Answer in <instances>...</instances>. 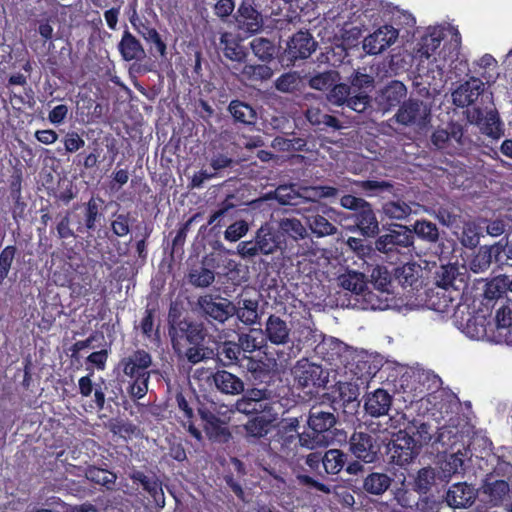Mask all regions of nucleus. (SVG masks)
<instances>
[{"instance_id": "nucleus-1", "label": "nucleus", "mask_w": 512, "mask_h": 512, "mask_svg": "<svg viewBox=\"0 0 512 512\" xmlns=\"http://www.w3.org/2000/svg\"><path fill=\"white\" fill-rule=\"evenodd\" d=\"M168 336L175 354L191 364H197L206 357L205 339L208 335L204 324L187 316L176 307L168 312Z\"/></svg>"}, {"instance_id": "nucleus-2", "label": "nucleus", "mask_w": 512, "mask_h": 512, "mask_svg": "<svg viewBox=\"0 0 512 512\" xmlns=\"http://www.w3.org/2000/svg\"><path fill=\"white\" fill-rule=\"evenodd\" d=\"M348 455L340 449H329L324 452L315 451L309 453L305 457V465L308 467V474L297 475L300 485L309 489L330 494L332 486L324 483L329 475H337L340 473L346 463Z\"/></svg>"}, {"instance_id": "nucleus-3", "label": "nucleus", "mask_w": 512, "mask_h": 512, "mask_svg": "<svg viewBox=\"0 0 512 512\" xmlns=\"http://www.w3.org/2000/svg\"><path fill=\"white\" fill-rule=\"evenodd\" d=\"M153 365L152 355L145 349H136L120 358L116 370L127 379V392L131 398L138 400L148 392V384Z\"/></svg>"}, {"instance_id": "nucleus-4", "label": "nucleus", "mask_w": 512, "mask_h": 512, "mask_svg": "<svg viewBox=\"0 0 512 512\" xmlns=\"http://www.w3.org/2000/svg\"><path fill=\"white\" fill-rule=\"evenodd\" d=\"M299 420L297 417L282 419L270 439V448L285 457L294 456L298 446L314 449L317 439L310 433L298 432Z\"/></svg>"}, {"instance_id": "nucleus-5", "label": "nucleus", "mask_w": 512, "mask_h": 512, "mask_svg": "<svg viewBox=\"0 0 512 512\" xmlns=\"http://www.w3.org/2000/svg\"><path fill=\"white\" fill-rule=\"evenodd\" d=\"M74 214V227L79 234L97 230L104 219V200L91 196L88 201L74 203L71 207Z\"/></svg>"}, {"instance_id": "nucleus-6", "label": "nucleus", "mask_w": 512, "mask_h": 512, "mask_svg": "<svg viewBox=\"0 0 512 512\" xmlns=\"http://www.w3.org/2000/svg\"><path fill=\"white\" fill-rule=\"evenodd\" d=\"M282 243L283 239H281L278 231L265 224L257 230L253 240L240 242L237 250L241 257L251 258L259 254H272L281 249Z\"/></svg>"}, {"instance_id": "nucleus-7", "label": "nucleus", "mask_w": 512, "mask_h": 512, "mask_svg": "<svg viewBox=\"0 0 512 512\" xmlns=\"http://www.w3.org/2000/svg\"><path fill=\"white\" fill-rule=\"evenodd\" d=\"M430 141L437 150L448 155H462L469 142L463 126L456 122L448 123L446 128L435 129Z\"/></svg>"}, {"instance_id": "nucleus-8", "label": "nucleus", "mask_w": 512, "mask_h": 512, "mask_svg": "<svg viewBox=\"0 0 512 512\" xmlns=\"http://www.w3.org/2000/svg\"><path fill=\"white\" fill-rule=\"evenodd\" d=\"M414 436H411L407 428H399L397 433L386 444L389 462L399 467H404L413 462L419 455V446L415 444Z\"/></svg>"}, {"instance_id": "nucleus-9", "label": "nucleus", "mask_w": 512, "mask_h": 512, "mask_svg": "<svg viewBox=\"0 0 512 512\" xmlns=\"http://www.w3.org/2000/svg\"><path fill=\"white\" fill-rule=\"evenodd\" d=\"M413 244V231L404 225H393L387 233L380 235L375 241V247L379 252L389 257L396 256V260H400L399 255H405L402 249L409 250Z\"/></svg>"}, {"instance_id": "nucleus-10", "label": "nucleus", "mask_w": 512, "mask_h": 512, "mask_svg": "<svg viewBox=\"0 0 512 512\" xmlns=\"http://www.w3.org/2000/svg\"><path fill=\"white\" fill-rule=\"evenodd\" d=\"M234 19L237 30L245 38L257 34L263 28L262 15L255 8L253 0H242Z\"/></svg>"}, {"instance_id": "nucleus-11", "label": "nucleus", "mask_w": 512, "mask_h": 512, "mask_svg": "<svg viewBox=\"0 0 512 512\" xmlns=\"http://www.w3.org/2000/svg\"><path fill=\"white\" fill-rule=\"evenodd\" d=\"M316 353L321 355L322 359L330 365H334L337 368H348L354 351L344 342L331 337L329 339H322L321 344L316 348Z\"/></svg>"}, {"instance_id": "nucleus-12", "label": "nucleus", "mask_w": 512, "mask_h": 512, "mask_svg": "<svg viewBox=\"0 0 512 512\" xmlns=\"http://www.w3.org/2000/svg\"><path fill=\"white\" fill-rule=\"evenodd\" d=\"M307 423L312 431L311 437L317 439V445L328 444L333 438L331 429L336 425L337 418L333 412L314 406L310 409Z\"/></svg>"}, {"instance_id": "nucleus-13", "label": "nucleus", "mask_w": 512, "mask_h": 512, "mask_svg": "<svg viewBox=\"0 0 512 512\" xmlns=\"http://www.w3.org/2000/svg\"><path fill=\"white\" fill-rule=\"evenodd\" d=\"M399 124L425 126L430 122L431 107L426 102L410 98L402 103L395 115Z\"/></svg>"}, {"instance_id": "nucleus-14", "label": "nucleus", "mask_w": 512, "mask_h": 512, "mask_svg": "<svg viewBox=\"0 0 512 512\" xmlns=\"http://www.w3.org/2000/svg\"><path fill=\"white\" fill-rule=\"evenodd\" d=\"M351 453L364 463H373L379 459L381 445L377 439L366 432L355 431L349 439Z\"/></svg>"}, {"instance_id": "nucleus-15", "label": "nucleus", "mask_w": 512, "mask_h": 512, "mask_svg": "<svg viewBox=\"0 0 512 512\" xmlns=\"http://www.w3.org/2000/svg\"><path fill=\"white\" fill-rule=\"evenodd\" d=\"M197 304L207 318L220 324L234 316L236 312V306L227 298L204 295L199 297Z\"/></svg>"}, {"instance_id": "nucleus-16", "label": "nucleus", "mask_w": 512, "mask_h": 512, "mask_svg": "<svg viewBox=\"0 0 512 512\" xmlns=\"http://www.w3.org/2000/svg\"><path fill=\"white\" fill-rule=\"evenodd\" d=\"M482 501L492 507L501 506L509 498L510 485L507 481L487 475L478 488Z\"/></svg>"}, {"instance_id": "nucleus-17", "label": "nucleus", "mask_w": 512, "mask_h": 512, "mask_svg": "<svg viewBox=\"0 0 512 512\" xmlns=\"http://www.w3.org/2000/svg\"><path fill=\"white\" fill-rule=\"evenodd\" d=\"M323 369L320 365L311 363L308 359L299 360L292 369V375L295 382L301 388H319L325 385V377Z\"/></svg>"}, {"instance_id": "nucleus-18", "label": "nucleus", "mask_w": 512, "mask_h": 512, "mask_svg": "<svg viewBox=\"0 0 512 512\" xmlns=\"http://www.w3.org/2000/svg\"><path fill=\"white\" fill-rule=\"evenodd\" d=\"M317 42L309 31H298L287 42L284 56L288 61L295 63L297 60L306 59L316 50Z\"/></svg>"}, {"instance_id": "nucleus-19", "label": "nucleus", "mask_w": 512, "mask_h": 512, "mask_svg": "<svg viewBox=\"0 0 512 512\" xmlns=\"http://www.w3.org/2000/svg\"><path fill=\"white\" fill-rule=\"evenodd\" d=\"M128 477L133 484L141 485L143 491L153 499L157 507L163 508L165 506L162 482L155 473L152 472L151 475H147L143 471L133 468L129 471Z\"/></svg>"}, {"instance_id": "nucleus-20", "label": "nucleus", "mask_w": 512, "mask_h": 512, "mask_svg": "<svg viewBox=\"0 0 512 512\" xmlns=\"http://www.w3.org/2000/svg\"><path fill=\"white\" fill-rule=\"evenodd\" d=\"M398 36L399 31L392 25L380 26L373 33L365 37L363 49L370 55H377L394 44Z\"/></svg>"}, {"instance_id": "nucleus-21", "label": "nucleus", "mask_w": 512, "mask_h": 512, "mask_svg": "<svg viewBox=\"0 0 512 512\" xmlns=\"http://www.w3.org/2000/svg\"><path fill=\"white\" fill-rule=\"evenodd\" d=\"M396 417H390L391 427L397 429L400 427L407 428V431L411 436L415 438V444L419 446V449L423 445H427L431 442L433 435L431 425L425 422H420L416 419L408 421L407 416L404 413L397 412Z\"/></svg>"}, {"instance_id": "nucleus-22", "label": "nucleus", "mask_w": 512, "mask_h": 512, "mask_svg": "<svg viewBox=\"0 0 512 512\" xmlns=\"http://www.w3.org/2000/svg\"><path fill=\"white\" fill-rule=\"evenodd\" d=\"M479 496L478 489L466 482L452 484L446 492L445 501L453 509L471 507Z\"/></svg>"}, {"instance_id": "nucleus-23", "label": "nucleus", "mask_w": 512, "mask_h": 512, "mask_svg": "<svg viewBox=\"0 0 512 512\" xmlns=\"http://www.w3.org/2000/svg\"><path fill=\"white\" fill-rule=\"evenodd\" d=\"M483 92V82L478 78L471 77L452 92L453 104L461 108L468 107L474 104Z\"/></svg>"}, {"instance_id": "nucleus-24", "label": "nucleus", "mask_w": 512, "mask_h": 512, "mask_svg": "<svg viewBox=\"0 0 512 512\" xmlns=\"http://www.w3.org/2000/svg\"><path fill=\"white\" fill-rule=\"evenodd\" d=\"M464 432L456 426H443L438 429L437 436L433 443L440 444L445 454L448 452H462L465 448Z\"/></svg>"}, {"instance_id": "nucleus-25", "label": "nucleus", "mask_w": 512, "mask_h": 512, "mask_svg": "<svg viewBox=\"0 0 512 512\" xmlns=\"http://www.w3.org/2000/svg\"><path fill=\"white\" fill-rule=\"evenodd\" d=\"M406 96V86L398 80H392L380 90L377 102L383 111H389L400 106Z\"/></svg>"}, {"instance_id": "nucleus-26", "label": "nucleus", "mask_w": 512, "mask_h": 512, "mask_svg": "<svg viewBox=\"0 0 512 512\" xmlns=\"http://www.w3.org/2000/svg\"><path fill=\"white\" fill-rule=\"evenodd\" d=\"M208 379H211V384L222 394L238 395L244 391L243 380L224 369L211 373Z\"/></svg>"}, {"instance_id": "nucleus-27", "label": "nucleus", "mask_w": 512, "mask_h": 512, "mask_svg": "<svg viewBox=\"0 0 512 512\" xmlns=\"http://www.w3.org/2000/svg\"><path fill=\"white\" fill-rule=\"evenodd\" d=\"M264 335L274 345H285L290 340V328L285 320L271 314L265 323Z\"/></svg>"}, {"instance_id": "nucleus-28", "label": "nucleus", "mask_w": 512, "mask_h": 512, "mask_svg": "<svg viewBox=\"0 0 512 512\" xmlns=\"http://www.w3.org/2000/svg\"><path fill=\"white\" fill-rule=\"evenodd\" d=\"M392 400V396L386 390L378 388L366 395L365 411L373 417L387 415L392 405Z\"/></svg>"}, {"instance_id": "nucleus-29", "label": "nucleus", "mask_w": 512, "mask_h": 512, "mask_svg": "<svg viewBox=\"0 0 512 512\" xmlns=\"http://www.w3.org/2000/svg\"><path fill=\"white\" fill-rule=\"evenodd\" d=\"M220 48L225 58L237 63H244L248 56L246 47L231 32H223L219 39Z\"/></svg>"}, {"instance_id": "nucleus-30", "label": "nucleus", "mask_w": 512, "mask_h": 512, "mask_svg": "<svg viewBox=\"0 0 512 512\" xmlns=\"http://www.w3.org/2000/svg\"><path fill=\"white\" fill-rule=\"evenodd\" d=\"M354 225L363 236L372 237L379 232V223L370 203L353 213Z\"/></svg>"}, {"instance_id": "nucleus-31", "label": "nucleus", "mask_w": 512, "mask_h": 512, "mask_svg": "<svg viewBox=\"0 0 512 512\" xmlns=\"http://www.w3.org/2000/svg\"><path fill=\"white\" fill-rule=\"evenodd\" d=\"M275 420L276 413L274 411L271 414L263 413L249 418L244 424L246 437L260 439L267 436Z\"/></svg>"}, {"instance_id": "nucleus-32", "label": "nucleus", "mask_w": 512, "mask_h": 512, "mask_svg": "<svg viewBox=\"0 0 512 512\" xmlns=\"http://www.w3.org/2000/svg\"><path fill=\"white\" fill-rule=\"evenodd\" d=\"M214 258L205 256L200 266L193 267L188 274L189 282L196 287H208L215 279Z\"/></svg>"}, {"instance_id": "nucleus-33", "label": "nucleus", "mask_w": 512, "mask_h": 512, "mask_svg": "<svg viewBox=\"0 0 512 512\" xmlns=\"http://www.w3.org/2000/svg\"><path fill=\"white\" fill-rule=\"evenodd\" d=\"M118 50L125 61L140 60L145 57V51L140 41L129 31L125 30L118 44Z\"/></svg>"}, {"instance_id": "nucleus-34", "label": "nucleus", "mask_w": 512, "mask_h": 512, "mask_svg": "<svg viewBox=\"0 0 512 512\" xmlns=\"http://www.w3.org/2000/svg\"><path fill=\"white\" fill-rule=\"evenodd\" d=\"M350 370L358 379H370L379 371V366L368 354H353L351 358Z\"/></svg>"}, {"instance_id": "nucleus-35", "label": "nucleus", "mask_w": 512, "mask_h": 512, "mask_svg": "<svg viewBox=\"0 0 512 512\" xmlns=\"http://www.w3.org/2000/svg\"><path fill=\"white\" fill-rule=\"evenodd\" d=\"M297 336L293 342V348L300 352L302 349L315 350L318 345L321 344L323 335L318 332L317 329H313L310 326H301L296 331Z\"/></svg>"}, {"instance_id": "nucleus-36", "label": "nucleus", "mask_w": 512, "mask_h": 512, "mask_svg": "<svg viewBox=\"0 0 512 512\" xmlns=\"http://www.w3.org/2000/svg\"><path fill=\"white\" fill-rule=\"evenodd\" d=\"M502 242H504V239H501L491 246L481 247L478 254L473 259V265L478 266L480 270L487 269L493 262L501 267L500 261L501 257L503 258V254H501Z\"/></svg>"}, {"instance_id": "nucleus-37", "label": "nucleus", "mask_w": 512, "mask_h": 512, "mask_svg": "<svg viewBox=\"0 0 512 512\" xmlns=\"http://www.w3.org/2000/svg\"><path fill=\"white\" fill-rule=\"evenodd\" d=\"M228 111L236 123L250 126L255 125L257 121L255 109L244 101L238 99L232 100L228 105Z\"/></svg>"}, {"instance_id": "nucleus-38", "label": "nucleus", "mask_w": 512, "mask_h": 512, "mask_svg": "<svg viewBox=\"0 0 512 512\" xmlns=\"http://www.w3.org/2000/svg\"><path fill=\"white\" fill-rule=\"evenodd\" d=\"M393 478L383 472H371L363 479V490L370 494L379 496L384 494L391 486Z\"/></svg>"}, {"instance_id": "nucleus-39", "label": "nucleus", "mask_w": 512, "mask_h": 512, "mask_svg": "<svg viewBox=\"0 0 512 512\" xmlns=\"http://www.w3.org/2000/svg\"><path fill=\"white\" fill-rule=\"evenodd\" d=\"M157 308L146 307L142 318L134 329H140L142 336L148 340H158L160 338L159 324H156Z\"/></svg>"}, {"instance_id": "nucleus-40", "label": "nucleus", "mask_w": 512, "mask_h": 512, "mask_svg": "<svg viewBox=\"0 0 512 512\" xmlns=\"http://www.w3.org/2000/svg\"><path fill=\"white\" fill-rule=\"evenodd\" d=\"M216 361L224 366L239 365L242 362L238 344L234 341H224L217 347Z\"/></svg>"}, {"instance_id": "nucleus-41", "label": "nucleus", "mask_w": 512, "mask_h": 512, "mask_svg": "<svg viewBox=\"0 0 512 512\" xmlns=\"http://www.w3.org/2000/svg\"><path fill=\"white\" fill-rule=\"evenodd\" d=\"M421 277V267L416 263H405L401 267L395 269V278L403 287H418Z\"/></svg>"}, {"instance_id": "nucleus-42", "label": "nucleus", "mask_w": 512, "mask_h": 512, "mask_svg": "<svg viewBox=\"0 0 512 512\" xmlns=\"http://www.w3.org/2000/svg\"><path fill=\"white\" fill-rule=\"evenodd\" d=\"M74 214L72 209H67L64 213H59L55 218V232L56 236L60 240H66L69 238L76 239L79 233L76 231L74 226Z\"/></svg>"}, {"instance_id": "nucleus-43", "label": "nucleus", "mask_w": 512, "mask_h": 512, "mask_svg": "<svg viewBox=\"0 0 512 512\" xmlns=\"http://www.w3.org/2000/svg\"><path fill=\"white\" fill-rule=\"evenodd\" d=\"M278 233L282 237H288L295 241L304 239L307 230L302 222L294 217H284L278 222Z\"/></svg>"}, {"instance_id": "nucleus-44", "label": "nucleus", "mask_w": 512, "mask_h": 512, "mask_svg": "<svg viewBox=\"0 0 512 512\" xmlns=\"http://www.w3.org/2000/svg\"><path fill=\"white\" fill-rule=\"evenodd\" d=\"M235 408L239 413L252 417L263 413L271 414L274 411L271 402H257L244 396L236 401Z\"/></svg>"}, {"instance_id": "nucleus-45", "label": "nucleus", "mask_w": 512, "mask_h": 512, "mask_svg": "<svg viewBox=\"0 0 512 512\" xmlns=\"http://www.w3.org/2000/svg\"><path fill=\"white\" fill-rule=\"evenodd\" d=\"M458 275V268L455 265H442L435 272L436 289L458 292L454 283Z\"/></svg>"}, {"instance_id": "nucleus-46", "label": "nucleus", "mask_w": 512, "mask_h": 512, "mask_svg": "<svg viewBox=\"0 0 512 512\" xmlns=\"http://www.w3.org/2000/svg\"><path fill=\"white\" fill-rule=\"evenodd\" d=\"M454 291L450 290H439L434 289L430 290V294H428V304L429 307L437 312H447L450 307L454 306L453 301L455 297L452 295Z\"/></svg>"}, {"instance_id": "nucleus-47", "label": "nucleus", "mask_w": 512, "mask_h": 512, "mask_svg": "<svg viewBox=\"0 0 512 512\" xmlns=\"http://www.w3.org/2000/svg\"><path fill=\"white\" fill-rule=\"evenodd\" d=\"M306 222L311 232L316 237H325L337 232V227L326 217L320 214H311L306 217Z\"/></svg>"}, {"instance_id": "nucleus-48", "label": "nucleus", "mask_w": 512, "mask_h": 512, "mask_svg": "<svg viewBox=\"0 0 512 512\" xmlns=\"http://www.w3.org/2000/svg\"><path fill=\"white\" fill-rule=\"evenodd\" d=\"M413 236L415 235L426 242L436 243L439 240V229L437 225L426 219L416 220L412 226Z\"/></svg>"}, {"instance_id": "nucleus-49", "label": "nucleus", "mask_w": 512, "mask_h": 512, "mask_svg": "<svg viewBox=\"0 0 512 512\" xmlns=\"http://www.w3.org/2000/svg\"><path fill=\"white\" fill-rule=\"evenodd\" d=\"M240 367L247 369L254 380L264 381L270 374V365L263 358L255 359L252 356L242 358Z\"/></svg>"}, {"instance_id": "nucleus-50", "label": "nucleus", "mask_w": 512, "mask_h": 512, "mask_svg": "<svg viewBox=\"0 0 512 512\" xmlns=\"http://www.w3.org/2000/svg\"><path fill=\"white\" fill-rule=\"evenodd\" d=\"M138 33L144 38V40L154 45L155 50L159 53L161 57H165L167 54V45L163 41L159 32L152 27L148 22L141 23L138 27Z\"/></svg>"}, {"instance_id": "nucleus-51", "label": "nucleus", "mask_w": 512, "mask_h": 512, "mask_svg": "<svg viewBox=\"0 0 512 512\" xmlns=\"http://www.w3.org/2000/svg\"><path fill=\"white\" fill-rule=\"evenodd\" d=\"M240 74L243 80L257 82L270 79L273 71L266 64H245Z\"/></svg>"}, {"instance_id": "nucleus-52", "label": "nucleus", "mask_w": 512, "mask_h": 512, "mask_svg": "<svg viewBox=\"0 0 512 512\" xmlns=\"http://www.w3.org/2000/svg\"><path fill=\"white\" fill-rule=\"evenodd\" d=\"M382 211L389 219L404 220L412 213V208L409 203L398 199L384 203Z\"/></svg>"}, {"instance_id": "nucleus-53", "label": "nucleus", "mask_w": 512, "mask_h": 512, "mask_svg": "<svg viewBox=\"0 0 512 512\" xmlns=\"http://www.w3.org/2000/svg\"><path fill=\"white\" fill-rule=\"evenodd\" d=\"M253 54L263 62H269L274 58L275 45L267 38L258 37L250 42Z\"/></svg>"}, {"instance_id": "nucleus-54", "label": "nucleus", "mask_w": 512, "mask_h": 512, "mask_svg": "<svg viewBox=\"0 0 512 512\" xmlns=\"http://www.w3.org/2000/svg\"><path fill=\"white\" fill-rule=\"evenodd\" d=\"M435 471L432 467H423L418 470L414 482L413 490L419 494H427L435 483Z\"/></svg>"}, {"instance_id": "nucleus-55", "label": "nucleus", "mask_w": 512, "mask_h": 512, "mask_svg": "<svg viewBox=\"0 0 512 512\" xmlns=\"http://www.w3.org/2000/svg\"><path fill=\"white\" fill-rule=\"evenodd\" d=\"M258 303L251 299H244L242 306L236 307L234 315L246 325L255 324L258 319Z\"/></svg>"}, {"instance_id": "nucleus-56", "label": "nucleus", "mask_w": 512, "mask_h": 512, "mask_svg": "<svg viewBox=\"0 0 512 512\" xmlns=\"http://www.w3.org/2000/svg\"><path fill=\"white\" fill-rule=\"evenodd\" d=\"M194 220V217H191L186 222L182 223L179 229L176 232V235L172 239L171 244V256L181 258L184 254V245L186 241L187 234L189 232L190 226Z\"/></svg>"}, {"instance_id": "nucleus-57", "label": "nucleus", "mask_w": 512, "mask_h": 512, "mask_svg": "<svg viewBox=\"0 0 512 512\" xmlns=\"http://www.w3.org/2000/svg\"><path fill=\"white\" fill-rule=\"evenodd\" d=\"M339 79V73L334 70H328L317 73L309 79V86L316 90H328Z\"/></svg>"}, {"instance_id": "nucleus-58", "label": "nucleus", "mask_w": 512, "mask_h": 512, "mask_svg": "<svg viewBox=\"0 0 512 512\" xmlns=\"http://www.w3.org/2000/svg\"><path fill=\"white\" fill-rule=\"evenodd\" d=\"M237 198L234 194H228L225 199L218 204L217 210H215L209 217L208 224L220 226L221 219L226 216L229 211L234 210L238 204Z\"/></svg>"}, {"instance_id": "nucleus-59", "label": "nucleus", "mask_w": 512, "mask_h": 512, "mask_svg": "<svg viewBox=\"0 0 512 512\" xmlns=\"http://www.w3.org/2000/svg\"><path fill=\"white\" fill-rule=\"evenodd\" d=\"M110 228L117 237H125L130 233L131 220L130 213H114L112 215Z\"/></svg>"}, {"instance_id": "nucleus-60", "label": "nucleus", "mask_w": 512, "mask_h": 512, "mask_svg": "<svg viewBox=\"0 0 512 512\" xmlns=\"http://www.w3.org/2000/svg\"><path fill=\"white\" fill-rule=\"evenodd\" d=\"M371 281L381 292H388L391 286V274L384 266H375L371 271Z\"/></svg>"}, {"instance_id": "nucleus-61", "label": "nucleus", "mask_w": 512, "mask_h": 512, "mask_svg": "<svg viewBox=\"0 0 512 512\" xmlns=\"http://www.w3.org/2000/svg\"><path fill=\"white\" fill-rule=\"evenodd\" d=\"M350 94L351 87L349 85L344 83H334L329 93L327 94V100L333 105L343 106L347 104Z\"/></svg>"}, {"instance_id": "nucleus-62", "label": "nucleus", "mask_w": 512, "mask_h": 512, "mask_svg": "<svg viewBox=\"0 0 512 512\" xmlns=\"http://www.w3.org/2000/svg\"><path fill=\"white\" fill-rule=\"evenodd\" d=\"M357 186L368 195H377L381 192H392L394 185L390 181L364 180L357 183Z\"/></svg>"}, {"instance_id": "nucleus-63", "label": "nucleus", "mask_w": 512, "mask_h": 512, "mask_svg": "<svg viewBox=\"0 0 512 512\" xmlns=\"http://www.w3.org/2000/svg\"><path fill=\"white\" fill-rule=\"evenodd\" d=\"M236 343L238 344L242 358L251 356L250 354L261 348V343L258 341L257 337L253 336L251 333L239 334L238 342Z\"/></svg>"}, {"instance_id": "nucleus-64", "label": "nucleus", "mask_w": 512, "mask_h": 512, "mask_svg": "<svg viewBox=\"0 0 512 512\" xmlns=\"http://www.w3.org/2000/svg\"><path fill=\"white\" fill-rule=\"evenodd\" d=\"M340 282L341 286L345 290L351 291L355 294H361L366 288V283L363 281L362 275L357 272L343 275L340 278Z\"/></svg>"}]
</instances>
